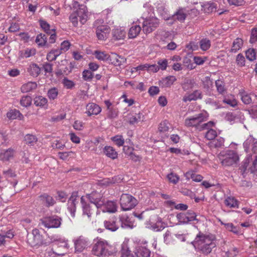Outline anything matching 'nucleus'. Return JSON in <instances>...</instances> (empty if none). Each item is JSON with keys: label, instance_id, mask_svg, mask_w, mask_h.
I'll use <instances>...</instances> for the list:
<instances>
[{"label": "nucleus", "instance_id": "f257e3e1", "mask_svg": "<svg viewBox=\"0 0 257 257\" xmlns=\"http://www.w3.org/2000/svg\"><path fill=\"white\" fill-rule=\"evenodd\" d=\"M191 244L196 251L207 255L216 246V237L212 234L199 232Z\"/></svg>", "mask_w": 257, "mask_h": 257}, {"label": "nucleus", "instance_id": "f03ea898", "mask_svg": "<svg viewBox=\"0 0 257 257\" xmlns=\"http://www.w3.org/2000/svg\"><path fill=\"white\" fill-rule=\"evenodd\" d=\"M110 248L111 246L106 240L97 238L93 246L92 252L98 257H107L112 253Z\"/></svg>", "mask_w": 257, "mask_h": 257}, {"label": "nucleus", "instance_id": "7ed1b4c3", "mask_svg": "<svg viewBox=\"0 0 257 257\" xmlns=\"http://www.w3.org/2000/svg\"><path fill=\"white\" fill-rule=\"evenodd\" d=\"M55 245V248H53L51 250L48 251V255L51 257L57 256H63L68 251L69 245L68 243V240L65 239H59L56 241Z\"/></svg>", "mask_w": 257, "mask_h": 257}, {"label": "nucleus", "instance_id": "20e7f679", "mask_svg": "<svg viewBox=\"0 0 257 257\" xmlns=\"http://www.w3.org/2000/svg\"><path fill=\"white\" fill-rule=\"evenodd\" d=\"M218 158L222 165L224 166L233 165L236 163L239 158L235 151L230 150L221 152L218 155Z\"/></svg>", "mask_w": 257, "mask_h": 257}, {"label": "nucleus", "instance_id": "39448f33", "mask_svg": "<svg viewBox=\"0 0 257 257\" xmlns=\"http://www.w3.org/2000/svg\"><path fill=\"white\" fill-rule=\"evenodd\" d=\"M78 18L82 24H85L87 21L88 18L87 11L85 6H80L75 12L70 15L69 19L75 27L77 26Z\"/></svg>", "mask_w": 257, "mask_h": 257}, {"label": "nucleus", "instance_id": "423d86ee", "mask_svg": "<svg viewBox=\"0 0 257 257\" xmlns=\"http://www.w3.org/2000/svg\"><path fill=\"white\" fill-rule=\"evenodd\" d=\"M208 116L206 111L201 112L186 118L185 120V124L187 127H197L202 122L207 120Z\"/></svg>", "mask_w": 257, "mask_h": 257}, {"label": "nucleus", "instance_id": "0eeeda50", "mask_svg": "<svg viewBox=\"0 0 257 257\" xmlns=\"http://www.w3.org/2000/svg\"><path fill=\"white\" fill-rule=\"evenodd\" d=\"M138 204L137 200L128 194H122L120 198L121 208L123 211H128L134 208Z\"/></svg>", "mask_w": 257, "mask_h": 257}, {"label": "nucleus", "instance_id": "6e6552de", "mask_svg": "<svg viewBox=\"0 0 257 257\" xmlns=\"http://www.w3.org/2000/svg\"><path fill=\"white\" fill-rule=\"evenodd\" d=\"M146 227L154 231H160L164 229V223L162 219L158 215L151 216L150 219L146 223Z\"/></svg>", "mask_w": 257, "mask_h": 257}, {"label": "nucleus", "instance_id": "1a4fd4ad", "mask_svg": "<svg viewBox=\"0 0 257 257\" xmlns=\"http://www.w3.org/2000/svg\"><path fill=\"white\" fill-rule=\"evenodd\" d=\"M28 243L32 246H39L44 243V237L37 228L33 229L32 232L27 235Z\"/></svg>", "mask_w": 257, "mask_h": 257}, {"label": "nucleus", "instance_id": "9d476101", "mask_svg": "<svg viewBox=\"0 0 257 257\" xmlns=\"http://www.w3.org/2000/svg\"><path fill=\"white\" fill-rule=\"evenodd\" d=\"M159 25V20L155 17H150L144 20L143 31L144 33H150L156 29Z\"/></svg>", "mask_w": 257, "mask_h": 257}, {"label": "nucleus", "instance_id": "9b49d317", "mask_svg": "<svg viewBox=\"0 0 257 257\" xmlns=\"http://www.w3.org/2000/svg\"><path fill=\"white\" fill-rule=\"evenodd\" d=\"M72 241L74 243L76 253H80L83 251L90 243L88 239L82 235L75 237Z\"/></svg>", "mask_w": 257, "mask_h": 257}, {"label": "nucleus", "instance_id": "f8f14e48", "mask_svg": "<svg viewBox=\"0 0 257 257\" xmlns=\"http://www.w3.org/2000/svg\"><path fill=\"white\" fill-rule=\"evenodd\" d=\"M86 200L89 201L91 204L95 206V207L99 209L101 205H102L103 201L102 199L101 195L95 191L92 192L90 194H87L85 196H84Z\"/></svg>", "mask_w": 257, "mask_h": 257}, {"label": "nucleus", "instance_id": "ddd939ff", "mask_svg": "<svg viewBox=\"0 0 257 257\" xmlns=\"http://www.w3.org/2000/svg\"><path fill=\"white\" fill-rule=\"evenodd\" d=\"M81 204L82 209V215L86 216L89 220H90L91 217L93 212L94 205H91L85 199L84 196L81 198Z\"/></svg>", "mask_w": 257, "mask_h": 257}, {"label": "nucleus", "instance_id": "4468645a", "mask_svg": "<svg viewBox=\"0 0 257 257\" xmlns=\"http://www.w3.org/2000/svg\"><path fill=\"white\" fill-rule=\"evenodd\" d=\"M42 223L47 228H57L61 224V219L57 216L45 217L41 220Z\"/></svg>", "mask_w": 257, "mask_h": 257}, {"label": "nucleus", "instance_id": "2eb2a0df", "mask_svg": "<svg viewBox=\"0 0 257 257\" xmlns=\"http://www.w3.org/2000/svg\"><path fill=\"white\" fill-rule=\"evenodd\" d=\"M38 200L41 204L47 207L52 206L56 203L55 199L47 193H43L40 195L38 197Z\"/></svg>", "mask_w": 257, "mask_h": 257}, {"label": "nucleus", "instance_id": "dca6fc26", "mask_svg": "<svg viewBox=\"0 0 257 257\" xmlns=\"http://www.w3.org/2000/svg\"><path fill=\"white\" fill-rule=\"evenodd\" d=\"M101 111V107L98 104L90 102L86 105L85 113L88 116L96 115Z\"/></svg>", "mask_w": 257, "mask_h": 257}, {"label": "nucleus", "instance_id": "f3484780", "mask_svg": "<svg viewBox=\"0 0 257 257\" xmlns=\"http://www.w3.org/2000/svg\"><path fill=\"white\" fill-rule=\"evenodd\" d=\"M126 119L130 124L134 125L143 121L144 115L141 112L138 113L131 112L127 115Z\"/></svg>", "mask_w": 257, "mask_h": 257}, {"label": "nucleus", "instance_id": "a211bd4d", "mask_svg": "<svg viewBox=\"0 0 257 257\" xmlns=\"http://www.w3.org/2000/svg\"><path fill=\"white\" fill-rule=\"evenodd\" d=\"M252 144L251 151L253 153H257V140L251 136H249L243 143V147L246 152L249 151L250 145Z\"/></svg>", "mask_w": 257, "mask_h": 257}, {"label": "nucleus", "instance_id": "6ab92c4d", "mask_svg": "<svg viewBox=\"0 0 257 257\" xmlns=\"http://www.w3.org/2000/svg\"><path fill=\"white\" fill-rule=\"evenodd\" d=\"M99 209L103 212L114 213L117 210V205L114 201H108L106 203L103 202Z\"/></svg>", "mask_w": 257, "mask_h": 257}, {"label": "nucleus", "instance_id": "aec40b11", "mask_svg": "<svg viewBox=\"0 0 257 257\" xmlns=\"http://www.w3.org/2000/svg\"><path fill=\"white\" fill-rule=\"evenodd\" d=\"M16 154V151L12 148L4 150L0 153V160L3 162L10 161Z\"/></svg>", "mask_w": 257, "mask_h": 257}, {"label": "nucleus", "instance_id": "412c9836", "mask_svg": "<svg viewBox=\"0 0 257 257\" xmlns=\"http://www.w3.org/2000/svg\"><path fill=\"white\" fill-rule=\"evenodd\" d=\"M110 29L107 25L105 26H101L98 29L96 30V36L99 40H106L109 35Z\"/></svg>", "mask_w": 257, "mask_h": 257}, {"label": "nucleus", "instance_id": "4be33fe9", "mask_svg": "<svg viewBox=\"0 0 257 257\" xmlns=\"http://www.w3.org/2000/svg\"><path fill=\"white\" fill-rule=\"evenodd\" d=\"M126 34L125 29L123 27H117L112 30L113 38L116 40H123Z\"/></svg>", "mask_w": 257, "mask_h": 257}, {"label": "nucleus", "instance_id": "5701e85b", "mask_svg": "<svg viewBox=\"0 0 257 257\" xmlns=\"http://www.w3.org/2000/svg\"><path fill=\"white\" fill-rule=\"evenodd\" d=\"M116 221L117 218L114 216L110 218L108 220H105L104 222L105 228L111 231H116L119 227V225L117 223Z\"/></svg>", "mask_w": 257, "mask_h": 257}, {"label": "nucleus", "instance_id": "b1692460", "mask_svg": "<svg viewBox=\"0 0 257 257\" xmlns=\"http://www.w3.org/2000/svg\"><path fill=\"white\" fill-rule=\"evenodd\" d=\"M109 58L111 64L116 66H120L126 62V59L124 57L116 53H112Z\"/></svg>", "mask_w": 257, "mask_h": 257}, {"label": "nucleus", "instance_id": "393cba45", "mask_svg": "<svg viewBox=\"0 0 257 257\" xmlns=\"http://www.w3.org/2000/svg\"><path fill=\"white\" fill-rule=\"evenodd\" d=\"M176 80L177 79L175 76L169 75L160 80L159 85L162 87H169L173 84Z\"/></svg>", "mask_w": 257, "mask_h": 257}, {"label": "nucleus", "instance_id": "a878e982", "mask_svg": "<svg viewBox=\"0 0 257 257\" xmlns=\"http://www.w3.org/2000/svg\"><path fill=\"white\" fill-rule=\"evenodd\" d=\"M202 98V93L199 90H195L192 93L186 95L183 97V100L184 102L191 101L192 100H196L198 99Z\"/></svg>", "mask_w": 257, "mask_h": 257}, {"label": "nucleus", "instance_id": "bb28decb", "mask_svg": "<svg viewBox=\"0 0 257 257\" xmlns=\"http://www.w3.org/2000/svg\"><path fill=\"white\" fill-rule=\"evenodd\" d=\"M135 254L137 257H150L151 251L146 247L138 246L136 249Z\"/></svg>", "mask_w": 257, "mask_h": 257}, {"label": "nucleus", "instance_id": "cd10ccee", "mask_svg": "<svg viewBox=\"0 0 257 257\" xmlns=\"http://www.w3.org/2000/svg\"><path fill=\"white\" fill-rule=\"evenodd\" d=\"M37 87V84L35 82L30 81L24 84L21 87L23 93H28L35 90Z\"/></svg>", "mask_w": 257, "mask_h": 257}, {"label": "nucleus", "instance_id": "c85d7f7f", "mask_svg": "<svg viewBox=\"0 0 257 257\" xmlns=\"http://www.w3.org/2000/svg\"><path fill=\"white\" fill-rule=\"evenodd\" d=\"M240 95L242 101L246 104H250L252 102L253 97L255 98L256 96L253 93H248L246 92L243 91L240 92Z\"/></svg>", "mask_w": 257, "mask_h": 257}, {"label": "nucleus", "instance_id": "c756f323", "mask_svg": "<svg viewBox=\"0 0 257 257\" xmlns=\"http://www.w3.org/2000/svg\"><path fill=\"white\" fill-rule=\"evenodd\" d=\"M222 101L223 103L234 107L237 105V101L234 95L228 94L224 96Z\"/></svg>", "mask_w": 257, "mask_h": 257}, {"label": "nucleus", "instance_id": "7c9ffc66", "mask_svg": "<svg viewBox=\"0 0 257 257\" xmlns=\"http://www.w3.org/2000/svg\"><path fill=\"white\" fill-rule=\"evenodd\" d=\"M40 68L37 64L35 63H32L30 64L28 68V72L30 75L34 77L38 76L40 73Z\"/></svg>", "mask_w": 257, "mask_h": 257}, {"label": "nucleus", "instance_id": "2f4dec72", "mask_svg": "<svg viewBox=\"0 0 257 257\" xmlns=\"http://www.w3.org/2000/svg\"><path fill=\"white\" fill-rule=\"evenodd\" d=\"M243 44V40L239 38H237L233 42L230 52L232 53L237 52L242 48Z\"/></svg>", "mask_w": 257, "mask_h": 257}, {"label": "nucleus", "instance_id": "473e14b6", "mask_svg": "<svg viewBox=\"0 0 257 257\" xmlns=\"http://www.w3.org/2000/svg\"><path fill=\"white\" fill-rule=\"evenodd\" d=\"M48 100L46 98L42 96H38L34 98V104L37 106L47 107Z\"/></svg>", "mask_w": 257, "mask_h": 257}, {"label": "nucleus", "instance_id": "72a5a7b5", "mask_svg": "<svg viewBox=\"0 0 257 257\" xmlns=\"http://www.w3.org/2000/svg\"><path fill=\"white\" fill-rule=\"evenodd\" d=\"M141 27L138 25L133 26L129 30L128 36L130 38H136L140 33Z\"/></svg>", "mask_w": 257, "mask_h": 257}, {"label": "nucleus", "instance_id": "f704fd0d", "mask_svg": "<svg viewBox=\"0 0 257 257\" xmlns=\"http://www.w3.org/2000/svg\"><path fill=\"white\" fill-rule=\"evenodd\" d=\"M104 153L109 158L115 159L117 157V153L111 146H106L104 148Z\"/></svg>", "mask_w": 257, "mask_h": 257}, {"label": "nucleus", "instance_id": "c9c22d12", "mask_svg": "<svg viewBox=\"0 0 257 257\" xmlns=\"http://www.w3.org/2000/svg\"><path fill=\"white\" fill-rule=\"evenodd\" d=\"M61 54V50L59 49H53L47 54V59L49 61H53L55 60Z\"/></svg>", "mask_w": 257, "mask_h": 257}, {"label": "nucleus", "instance_id": "e433bc0d", "mask_svg": "<svg viewBox=\"0 0 257 257\" xmlns=\"http://www.w3.org/2000/svg\"><path fill=\"white\" fill-rule=\"evenodd\" d=\"M75 202V199L72 197L69 199L68 203V210L70 213L71 216L73 217L75 216L76 211V204Z\"/></svg>", "mask_w": 257, "mask_h": 257}, {"label": "nucleus", "instance_id": "4c0bfd02", "mask_svg": "<svg viewBox=\"0 0 257 257\" xmlns=\"http://www.w3.org/2000/svg\"><path fill=\"white\" fill-rule=\"evenodd\" d=\"M225 204L230 208H238V202L234 197L229 196L225 199Z\"/></svg>", "mask_w": 257, "mask_h": 257}, {"label": "nucleus", "instance_id": "58836bf2", "mask_svg": "<svg viewBox=\"0 0 257 257\" xmlns=\"http://www.w3.org/2000/svg\"><path fill=\"white\" fill-rule=\"evenodd\" d=\"M7 116L9 119H15L17 118L21 119L23 117V115L20 113V112L16 109L11 110L9 111L7 114Z\"/></svg>", "mask_w": 257, "mask_h": 257}, {"label": "nucleus", "instance_id": "ea45409f", "mask_svg": "<svg viewBox=\"0 0 257 257\" xmlns=\"http://www.w3.org/2000/svg\"><path fill=\"white\" fill-rule=\"evenodd\" d=\"M93 55L95 56V58L99 61H106L109 57V56L107 53L98 50L95 51L93 53Z\"/></svg>", "mask_w": 257, "mask_h": 257}, {"label": "nucleus", "instance_id": "a19ab883", "mask_svg": "<svg viewBox=\"0 0 257 257\" xmlns=\"http://www.w3.org/2000/svg\"><path fill=\"white\" fill-rule=\"evenodd\" d=\"M120 221L121 222V227L124 228H131L133 227V223L130 221L128 218L125 216L120 217Z\"/></svg>", "mask_w": 257, "mask_h": 257}, {"label": "nucleus", "instance_id": "79ce46f5", "mask_svg": "<svg viewBox=\"0 0 257 257\" xmlns=\"http://www.w3.org/2000/svg\"><path fill=\"white\" fill-rule=\"evenodd\" d=\"M172 18L173 19H177L180 22H183L185 20L186 15L183 9H179L172 16Z\"/></svg>", "mask_w": 257, "mask_h": 257}, {"label": "nucleus", "instance_id": "37998d69", "mask_svg": "<svg viewBox=\"0 0 257 257\" xmlns=\"http://www.w3.org/2000/svg\"><path fill=\"white\" fill-rule=\"evenodd\" d=\"M35 53V49L27 48L24 51L20 52V56L21 58H29L34 55Z\"/></svg>", "mask_w": 257, "mask_h": 257}, {"label": "nucleus", "instance_id": "c03bdc74", "mask_svg": "<svg viewBox=\"0 0 257 257\" xmlns=\"http://www.w3.org/2000/svg\"><path fill=\"white\" fill-rule=\"evenodd\" d=\"M121 257H132L131 251L129 249L127 243L123 242L121 245Z\"/></svg>", "mask_w": 257, "mask_h": 257}, {"label": "nucleus", "instance_id": "a18cd8bd", "mask_svg": "<svg viewBox=\"0 0 257 257\" xmlns=\"http://www.w3.org/2000/svg\"><path fill=\"white\" fill-rule=\"evenodd\" d=\"M199 45L200 49L202 51H207L211 46V42L208 39H202L200 41Z\"/></svg>", "mask_w": 257, "mask_h": 257}, {"label": "nucleus", "instance_id": "49530a36", "mask_svg": "<svg viewBox=\"0 0 257 257\" xmlns=\"http://www.w3.org/2000/svg\"><path fill=\"white\" fill-rule=\"evenodd\" d=\"M194 84L193 80L185 79L182 84V87L184 91H187L191 89L193 87Z\"/></svg>", "mask_w": 257, "mask_h": 257}, {"label": "nucleus", "instance_id": "de8ad7c7", "mask_svg": "<svg viewBox=\"0 0 257 257\" xmlns=\"http://www.w3.org/2000/svg\"><path fill=\"white\" fill-rule=\"evenodd\" d=\"M39 23L42 29L47 34H50L51 31H55L54 29H50V25L45 20H40Z\"/></svg>", "mask_w": 257, "mask_h": 257}, {"label": "nucleus", "instance_id": "09e8293b", "mask_svg": "<svg viewBox=\"0 0 257 257\" xmlns=\"http://www.w3.org/2000/svg\"><path fill=\"white\" fill-rule=\"evenodd\" d=\"M37 137L33 135L27 134L25 137V141L26 143L30 146H34L37 142Z\"/></svg>", "mask_w": 257, "mask_h": 257}, {"label": "nucleus", "instance_id": "8fccbe9b", "mask_svg": "<svg viewBox=\"0 0 257 257\" xmlns=\"http://www.w3.org/2000/svg\"><path fill=\"white\" fill-rule=\"evenodd\" d=\"M36 43L40 46H45L47 43V37L45 34H39L36 39Z\"/></svg>", "mask_w": 257, "mask_h": 257}, {"label": "nucleus", "instance_id": "3c124183", "mask_svg": "<svg viewBox=\"0 0 257 257\" xmlns=\"http://www.w3.org/2000/svg\"><path fill=\"white\" fill-rule=\"evenodd\" d=\"M215 85L217 92L220 94H223L225 92L224 82L220 80L215 81Z\"/></svg>", "mask_w": 257, "mask_h": 257}, {"label": "nucleus", "instance_id": "603ef678", "mask_svg": "<svg viewBox=\"0 0 257 257\" xmlns=\"http://www.w3.org/2000/svg\"><path fill=\"white\" fill-rule=\"evenodd\" d=\"M32 103V98L31 96L26 95L23 96L20 100V104L23 107L29 106Z\"/></svg>", "mask_w": 257, "mask_h": 257}, {"label": "nucleus", "instance_id": "864d4df0", "mask_svg": "<svg viewBox=\"0 0 257 257\" xmlns=\"http://www.w3.org/2000/svg\"><path fill=\"white\" fill-rule=\"evenodd\" d=\"M167 178L170 183L174 184H176L180 179L179 176L173 172L168 174Z\"/></svg>", "mask_w": 257, "mask_h": 257}, {"label": "nucleus", "instance_id": "5fc2aeb1", "mask_svg": "<svg viewBox=\"0 0 257 257\" xmlns=\"http://www.w3.org/2000/svg\"><path fill=\"white\" fill-rule=\"evenodd\" d=\"M224 139L222 137H218L211 142V145L215 148H222L224 146Z\"/></svg>", "mask_w": 257, "mask_h": 257}, {"label": "nucleus", "instance_id": "6e6d98bb", "mask_svg": "<svg viewBox=\"0 0 257 257\" xmlns=\"http://www.w3.org/2000/svg\"><path fill=\"white\" fill-rule=\"evenodd\" d=\"M217 134L215 130L210 128L205 133V137L208 140H212L217 137Z\"/></svg>", "mask_w": 257, "mask_h": 257}, {"label": "nucleus", "instance_id": "4d7b16f0", "mask_svg": "<svg viewBox=\"0 0 257 257\" xmlns=\"http://www.w3.org/2000/svg\"><path fill=\"white\" fill-rule=\"evenodd\" d=\"M93 77V74L89 70H84L82 72V78L86 81H90Z\"/></svg>", "mask_w": 257, "mask_h": 257}, {"label": "nucleus", "instance_id": "13d9d810", "mask_svg": "<svg viewBox=\"0 0 257 257\" xmlns=\"http://www.w3.org/2000/svg\"><path fill=\"white\" fill-rule=\"evenodd\" d=\"M111 140L119 147L122 146L124 143V140L121 135H116L113 137Z\"/></svg>", "mask_w": 257, "mask_h": 257}, {"label": "nucleus", "instance_id": "bf43d9fd", "mask_svg": "<svg viewBox=\"0 0 257 257\" xmlns=\"http://www.w3.org/2000/svg\"><path fill=\"white\" fill-rule=\"evenodd\" d=\"M157 64H158V67L159 68V70L164 71L166 70L167 68L168 61L167 59H161L158 61Z\"/></svg>", "mask_w": 257, "mask_h": 257}, {"label": "nucleus", "instance_id": "052dcab7", "mask_svg": "<svg viewBox=\"0 0 257 257\" xmlns=\"http://www.w3.org/2000/svg\"><path fill=\"white\" fill-rule=\"evenodd\" d=\"M177 218L181 223H187L189 222L187 213H180L178 214L177 215Z\"/></svg>", "mask_w": 257, "mask_h": 257}, {"label": "nucleus", "instance_id": "680f3d73", "mask_svg": "<svg viewBox=\"0 0 257 257\" xmlns=\"http://www.w3.org/2000/svg\"><path fill=\"white\" fill-rule=\"evenodd\" d=\"M58 94V90L55 88L53 87L49 89L48 91V96L50 99L54 100L57 97Z\"/></svg>", "mask_w": 257, "mask_h": 257}, {"label": "nucleus", "instance_id": "e2e57ef3", "mask_svg": "<svg viewBox=\"0 0 257 257\" xmlns=\"http://www.w3.org/2000/svg\"><path fill=\"white\" fill-rule=\"evenodd\" d=\"M246 58L250 61H253L256 59V53L254 49H249L246 52Z\"/></svg>", "mask_w": 257, "mask_h": 257}, {"label": "nucleus", "instance_id": "0e129e2a", "mask_svg": "<svg viewBox=\"0 0 257 257\" xmlns=\"http://www.w3.org/2000/svg\"><path fill=\"white\" fill-rule=\"evenodd\" d=\"M64 86L67 89H72L75 85V83L72 80L68 79L67 78L65 77L62 82Z\"/></svg>", "mask_w": 257, "mask_h": 257}, {"label": "nucleus", "instance_id": "69168bd1", "mask_svg": "<svg viewBox=\"0 0 257 257\" xmlns=\"http://www.w3.org/2000/svg\"><path fill=\"white\" fill-rule=\"evenodd\" d=\"M169 129V123L167 120H164L160 123L159 131L160 132L165 133Z\"/></svg>", "mask_w": 257, "mask_h": 257}, {"label": "nucleus", "instance_id": "338daca9", "mask_svg": "<svg viewBox=\"0 0 257 257\" xmlns=\"http://www.w3.org/2000/svg\"><path fill=\"white\" fill-rule=\"evenodd\" d=\"M236 61L237 63V65L239 67H242L245 65V58L241 54H239L237 55Z\"/></svg>", "mask_w": 257, "mask_h": 257}, {"label": "nucleus", "instance_id": "774afa93", "mask_svg": "<svg viewBox=\"0 0 257 257\" xmlns=\"http://www.w3.org/2000/svg\"><path fill=\"white\" fill-rule=\"evenodd\" d=\"M84 123L81 120H75L73 125V128L76 131H82L84 128Z\"/></svg>", "mask_w": 257, "mask_h": 257}]
</instances>
